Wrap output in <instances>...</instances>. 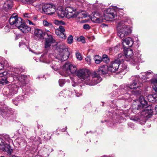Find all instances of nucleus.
Returning <instances> with one entry per match:
<instances>
[{
  "label": "nucleus",
  "instance_id": "24",
  "mask_svg": "<svg viewBox=\"0 0 157 157\" xmlns=\"http://www.w3.org/2000/svg\"><path fill=\"white\" fill-rule=\"evenodd\" d=\"M53 23L56 25H64L65 24V23L62 21H58L57 20L53 21Z\"/></svg>",
  "mask_w": 157,
  "mask_h": 157
},
{
  "label": "nucleus",
  "instance_id": "41",
  "mask_svg": "<svg viewBox=\"0 0 157 157\" xmlns=\"http://www.w3.org/2000/svg\"><path fill=\"white\" fill-rule=\"evenodd\" d=\"M24 16L25 17L27 18H29L31 17L30 14L29 13H25L24 14Z\"/></svg>",
  "mask_w": 157,
  "mask_h": 157
},
{
  "label": "nucleus",
  "instance_id": "53",
  "mask_svg": "<svg viewBox=\"0 0 157 157\" xmlns=\"http://www.w3.org/2000/svg\"><path fill=\"white\" fill-rule=\"evenodd\" d=\"M40 138H38V139H37V141H38L39 140L40 141Z\"/></svg>",
  "mask_w": 157,
  "mask_h": 157
},
{
  "label": "nucleus",
  "instance_id": "6",
  "mask_svg": "<svg viewBox=\"0 0 157 157\" xmlns=\"http://www.w3.org/2000/svg\"><path fill=\"white\" fill-rule=\"evenodd\" d=\"M58 52L56 58L61 61H64L68 58L69 55L67 48L63 45H59L56 47Z\"/></svg>",
  "mask_w": 157,
  "mask_h": 157
},
{
  "label": "nucleus",
  "instance_id": "22",
  "mask_svg": "<svg viewBox=\"0 0 157 157\" xmlns=\"http://www.w3.org/2000/svg\"><path fill=\"white\" fill-rule=\"evenodd\" d=\"M20 71L18 69L15 68L13 71H11L10 74L12 76L16 77L18 74L20 73Z\"/></svg>",
  "mask_w": 157,
  "mask_h": 157
},
{
  "label": "nucleus",
  "instance_id": "35",
  "mask_svg": "<svg viewBox=\"0 0 157 157\" xmlns=\"http://www.w3.org/2000/svg\"><path fill=\"white\" fill-rule=\"evenodd\" d=\"M79 18H83L87 17V15L85 13H81L79 14Z\"/></svg>",
  "mask_w": 157,
  "mask_h": 157
},
{
  "label": "nucleus",
  "instance_id": "34",
  "mask_svg": "<svg viewBox=\"0 0 157 157\" xmlns=\"http://www.w3.org/2000/svg\"><path fill=\"white\" fill-rule=\"evenodd\" d=\"M57 29L59 30L61 33H63L65 31V29L64 27L61 25L59 26L58 29Z\"/></svg>",
  "mask_w": 157,
  "mask_h": 157
},
{
  "label": "nucleus",
  "instance_id": "17",
  "mask_svg": "<svg viewBox=\"0 0 157 157\" xmlns=\"http://www.w3.org/2000/svg\"><path fill=\"white\" fill-rule=\"evenodd\" d=\"M139 101L140 104L138 105L137 107V109H143L144 107H146L147 105V102L143 96H140L139 98Z\"/></svg>",
  "mask_w": 157,
  "mask_h": 157
},
{
  "label": "nucleus",
  "instance_id": "7",
  "mask_svg": "<svg viewBox=\"0 0 157 157\" xmlns=\"http://www.w3.org/2000/svg\"><path fill=\"white\" fill-rule=\"evenodd\" d=\"M77 70L76 66L70 63H67L63 66V71L59 73V74L62 76L67 77L69 75L70 73H74Z\"/></svg>",
  "mask_w": 157,
  "mask_h": 157
},
{
  "label": "nucleus",
  "instance_id": "15",
  "mask_svg": "<svg viewBox=\"0 0 157 157\" xmlns=\"http://www.w3.org/2000/svg\"><path fill=\"white\" fill-rule=\"evenodd\" d=\"M18 28L19 30L24 33H27L31 30V28L30 27L28 26L25 23H22V22Z\"/></svg>",
  "mask_w": 157,
  "mask_h": 157
},
{
  "label": "nucleus",
  "instance_id": "31",
  "mask_svg": "<svg viewBox=\"0 0 157 157\" xmlns=\"http://www.w3.org/2000/svg\"><path fill=\"white\" fill-rule=\"evenodd\" d=\"M76 58L79 60H81L82 59V57L81 54L78 52H77L76 53Z\"/></svg>",
  "mask_w": 157,
  "mask_h": 157
},
{
  "label": "nucleus",
  "instance_id": "43",
  "mask_svg": "<svg viewBox=\"0 0 157 157\" xmlns=\"http://www.w3.org/2000/svg\"><path fill=\"white\" fill-rule=\"evenodd\" d=\"M85 60L86 61L90 62L91 61V59L90 57L87 56L85 58Z\"/></svg>",
  "mask_w": 157,
  "mask_h": 157
},
{
  "label": "nucleus",
  "instance_id": "32",
  "mask_svg": "<svg viewBox=\"0 0 157 157\" xmlns=\"http://www.w3.org/2000/svg\"><path fill=\"white\" fill-rule=\"evenodd\" d=\"M4 65L2 63H0V70H2L4 68V66L7 63V62L6 60L4 61Z\"/></svg>",
  "mask_w": 157,
  "mask_h": 157
},
{
  "label": "nucleus",
  "instance_id": "3",
  "mask_svg": "<svg viewBox=\"0 0 157 157\" xmlns=\"http://www.w3.org/2000/svg\"><path fill=\"white\" fill-rule=\"evenodd\" d=\"M117 27V35L121 38H124L131 33L132 30L128 25L127 22L121 21L118 24Z\"/></svg>",
  "mask_w": 157,
  "mask_h": 157
},
{
  "label": "nucleus",
  "instance_id": "49",
  "mask_svg": "<svg viewBox=\"0 0 157 157\" xmlns=\"http://www.w3.org/2000/svg\"><path fill=\"white\" fill-rule=\"evenodd\" d=\"M17 90H18L17 89V88H16L14 90L15 91L13 92V93H14V94L16 93L17 92Z\"/></svg>",
  "mask_w": 157,
  "mask_h": 157
},
{
  "label": "nucleus",
  "instance_id": "45",
  "mask_svg": "<svg viewBox=\"0 0 157 157\" xmlns=\"http://www.w3.org/2000/svg\"><path fill=\"white\" fill-rule=\"evenodd\" d=\"M153 88L156 92H157V86H154L153 87Z\"/></svg>",
  "mask_w": 157,
  "mask_h": 157
},
{
  "label": "nucleus",
  "instance_id": "18",
  "mask_svg": "<svg viewBox=\"0 0 157 157\" xmlns=\"http://www.w3.org/2000/svg\"><path fill=\"white\" fill-rule=\"evenodd\" d=\"M48 38L46 39L45 47L46 48H49L53 41V38L51 35L49 33H47Z\"/></svg>",
  "mask_w": 157,
  "mask_h": 157
},
{
  "label": "nucleus",
  "instance_id": "38",
  "mask_svg": "<svg viewBox=\"0 0 157 157\" xmlns=\"http://www.w3.org/2000/svg\"><path fill=\"white\" fill-rule=\"evenodd\" d=\"M60 37L63 39H65L66 38V36L64 33H62L59 36Z\"/></svg>",
  "mask_w": 157,
  "mask_h": 157
},
{
  "label": "nucleus",
  "instance_id": "42",
  "mask_svg": "<svg viewBox=\"0 0 157 157\" xmlns=\"http://www.w3.org/2000/svg\"><path fill=\"white\" fill-rule=\"evenodd\" d=\"M74 2L76 3V6L77 5L78 6L81 5V3L77 0H74Z\"/></svg>",
  "mask_w": 157,
  "mask_h": 157
},
{
  "label": "nucleus",
  "instance_id": "39",
  "mask_svg": "<svg viewBox=\"0 0 157 157\" xmlns=\"http://www.w3.org/2000/svg\"><path fill=\"white\" fill-rule=\"evenodd\" d=\"M61 32H60L59 30L58 29H56L55 30V33L58 36H59L61 33Z\"/></svg>",
  "mask_w": 157,
  "mask_h": 157
},
{
  "label": "nucleus",
  "instance_id": "10",
  "mask_svg": "<svg viewBox=\"0 0 157 157\" xmlns=\"http://www.w3.org/2000/svg\"><path fill=\"white\" fill-rule=\"evenodd\" d=\"M122 56L121 54L118 55V58L112 62L108 67V70L112 72H114L117 70L119 67L121 63V59H120Z\"/></svg>",
  "mask_w": 157,
  "mask_h": 157
},
{
  "label": "nucleus",
  "instance_id": "12",
  "mask_svg": "<svg viewBox=\"0 0 157 157\" xmlns=\"http://www.w3.org/2000/svg\"><path fill=\"white\" fill-rule=\"evenodd\" d=\"M97 73L93 72L92 75V79L88 80L87 84L90 85H94L99 83L102 80L101 78Z\"/></svg>",
  "mask_w": 157,
  "mask_h": 157
},
{
  "label": "nucleus",
  "instance_id": "25",
  "mask_svg": "<svg viewBox=\"0 0 157 157\" xmlns=\"http://www.w3.org/2000/svg\"><path fill=\"white\" fill-rule=\"evenodd\" d=\"M102 61L106 63L109 62V59L107 55L104 54L103 55L102 58Z\"/></svg>",
  "mask_w": 157,
  "mask_h": 157
},
{
  "label": "nucleus",
  "instance_id": "60",
  "mask_svg": "<svg viewBox=\"0 0 157 157\" xmlns=\"http://www.w3.org/2000/svg\"><path fill=\"white\" fill-rule=\"evenodd\" d=\"M16 39H18V38L17 37V38H16Z\"/></svg>",
  "mask_w": 157,
  "mask_h": 157
},
{
  "label": "nucleus",
  "instance_id": "14",
  "mask_svg": "<svg viewBox=\"0 0 157 157\" xmlns=\"http://www.w3.org/2000/svg\"><path fill=\"white\" fill-rule=\"evenodd\" d=\"M48 32H44L42 30L39 29H36L34 32V38L37 40L44 39V36L47 35V33H49V31L47 30Z\"/></svg>",
  "mask_w": 157,
  "mask_h": 157
},
{
  "label": "nucleus",
  "instance_id": "37",
  "mask_svg": "<svg viewBox=\"0 0 157 157\" xmlns=\"http://www.w3.org/2000/svg\"><path fill=\"white\" fill-rule=\"evenodd\" d=\"M79 41L82 42V43H85V40L84 37L82 36H80L79 38Z\"/></svg>",
  "mask_w": 157,
  "mask_h": 157
},
{
  "label": "nucleus",
  "instance_id": "16",
  "mask_svg": "<svg viewBox=\"0 0 157 157\" xmlns=\"http://www.w3.org/2000/svg\"><path fill=\"white\" fill-rule=\"evenodd\" d=\"M122 44L124 48L127 47H131L133 44V41L131 37H128L122 41Z\"/></svg>",
  "mask_w": 157,
  "mask_h": 157
},
{
  "label": "nucleus",
  "instance_id": "5",
  "mask_svg": "<svg viewBox=\"0 0 157 157\" xmlns=\"http://www.w3.org/2000/svg\"><path fill=\"white\" fill-rule=\"evenodd\" d=\"M132 78L134 79L132 84L127 85L126 87H124V89L126 90L133 89V90H131V91H133L134 94L137 95L141 94V91L140 90H136L135 91L134 90V89L141 86V84L138 82L139 76V75H136L135 76H133Z\"/></svg>",
  "mask_w": 157,
  "mask_h": 157
},
{
  "label": "nucleus",
  "instance_id": "21",
  "mask_svg": "<svg viewBox=\"0 0 157 157\" xmlns=\"http://www.w3.org/2000/svg\"><path fill=\"white\" fill-rule=\"evenodd\" d=\"M12 6L11 2L10 0H8L4 3L3 9L5 10H7L8 9H10Z\"/></svg>",
  "mask_w": 157,
  "mask_h": 157
},
{
  "label": "nucleus",
  "instance_id": "20",
  "mask_svg": "<svg viewBox=\"0 0 157 157\" xmlns=\"http://www.w3.org/2000/svg\"><path fill=\"white\" fill-rule=\"evenodd\" d=\"M48 56H47V54L45 53L41 55L40 58V62L48 63L49 62V61L48 60Z\"/></svg>",
  "mask_w": 157,
  "mask_h": 157
},
{
  "label": "nucleus",
  "instance_id": "36",
  "mask_svg": "<svg viewBox=\"0 0 157 157\" xmlns=\"http://www.w3.org/2000/svg\"><path fill=\"white\" fill-rule=\"evenodd\" d=\"M83 28L85 29H89L90 28V27L88 24H85L83 25Z\"/></svg>",
  "mask_w": 157,
  "mask_h": 157
},
{
  "label": "nucleus",
  "instance_id": "2",
  "mask_svg": "<svg viewBox=\"0 0 157 157\" xmlns=\"http://www.w3.org/2000/svg\"><path fill=\"white\" fill-rule=\"evenodd\" d=\"M124 55L126 57V61H129L130 63L134 66H136L137 68L139 63L141 61V55L138 54L133 56V53L132 49H127L124 52Z\"/></svg>",
  "mask_w": 157,
  "mask_h": 157
},
{
  "label": "nucleus",
  "instance_id": "63",
  "mask_svg": "<svg viewBox=\"0 0 157 157\" xmlns=\"http://www.w3.org/2000/svg\"><path fill=\"white\" fill-rule=\"evenodd\" d=\"M137 69L138 70V69H139V68H137Z\"/></svg>",
  "mask_w": 157,
  "mask_h": 157
},
{
  "label": "nucleus",
  "instance_id": "55",
  "mask_svg": "<svg viewBox=\"0 0 157 157\" xmlns=\"http://www.w3.org/2000/svg\"><path fill=\"white\" fill-rule=\"evenodd\" d=\"M30 139H31V140H34L33 139L32 137H31Z\"/></svg>",
  "mask_w": 157,
  "mask_h": 157
},
{
  "label": "nucleus",
  "instance_id": "61",
  "mask_svg": "<svg viewBox=\"0 0 157 157\" xmlns=\"http://www.w3.org/2000/svg\"><path fill=\"white\" fill-rule=\"evenodd\" d=\"M19 46H20H20H21V44H20V43L19 44Z\"/></svg>",
  "mask_w": 157,
  "mask_h": 157
},
{
  "label": "nucleus",
  "instance_id": "50",
  "mask_svg": "<svg viewBox=\"0 0 157 157\" xmlns=\"http://www.w3.org/2000/svg\"><path fill=\"white\" fill-rule=\"evenodd\" d=\"M53 68L55 71H57L58 70V68L56 67H53Z\"/></svg>",
  "mask_w": 157,
  "mask_h": 157
},
{
  "label": "nucleus",
  "instance_id": "59",
  "mask_svg": "<svg viewBox=\"0 0 157 157\" xmlns=\"http://www.w3.org/2000/svg\"><path fill=\"white\" fill-rule=\"evenodd\" d=\"M16 39H18V38L17 37V38H16Z\"/></svg>",
  "mask_w": 157,
  "mask_h": 157
},
{
  "label": "nucleus",
  "instance_id": "1",
  "mask_svg": "<svg viewBox=\"0 0 157 157\" xmlns=\"http://www.w3.org/2000/svg\"><path fill=\"white\" fill-rule=\"evenodd\" d=\"M114 10L111 8H108L104 12V17L100 13L96 12L93 14V17L92 19L96 23H101L105 20L107 21H112L114 20L117 16L114 13Z\"/></svg>",
  "mask_w": 157,
  "mask_h": 157
},
{
  "label": "nucleus",
  "instance_id": "27",
  "mask_svg": "<svg viewBox=\"0 0 157 157\" xmlns=\"http://www.w3.org/2000/svg\"><path fill=\"white\" fill-rule=\"evenodd\" d=\"M157 75H154V77L152 78L150 80V82L151 84H157Z\"/></svg>",
  "mask_w": 157,
  "mask_h": 157
},
{
  "label": "nucleus",
  "instance_id": "26",
  "mask_svg": "<svg viewBox=\"0 0 157 157\" xmlns=\"http://www.w3.org/2000/svg\"><path fill=\"white\" fill-rule=\"evenodd\" d=\"M43 24L44 26H46L49 28H52L53 27L52 24L49 22H48L47 20H44L43 21Z\"/></svg>",
  "mask_w": 157,
  "mask_h": 157
},
{
  "label": "nucleus",
  "instance_id": "11",
  "mask_svg": "<svg viewBox=\"0 0 157 157\" xmlns=\"http://www.w3.org/2000/svg\"><path fill=\"white\" fill-rule=\"evenodd\" d=\"M42 10L47 14L51 15L56 11V7L52 4H46L43 6Z\"/></svg>",
  "mask_w": 157,
  "mask_h": 157
},
{
  "label": "nucleus",
  "instance_id": "64",
  "mask_svg": "<svg viewBox=\"0 0 157 157\" xmlns=\"http://www.w3.org/2000/svg\"><path fill=\"white\" fill-rule=\"evenodd\" d=\"M72 86H75L73 85H72Z\"/></svg>",
  "mask_w": 157,
  "mask_h": 157
},
{
  "label": "nucleus",
  "instance_id": "52",
  "mask_svg": "<svg viewBox=\"0 0 157 157\" xmlns=\"http://www.w3.org/2000/svg\"><path fill=\"white\" fill-rule=\"evenodd\" d=\"M155 98H156V99L155 100V102L156 103H157V97H155Z\"/></svg>",
  "mask_w": 157,
  "mask_h": 157
},
{
  "label": "nucleus",
  "instance_id": "62",
  "mask_svg": "<svg viewBox=\"0 0 157 157\" xmlns=\"http://www.w3.org/2000/svg\"><path fill=\"white\" fill-rule=\"evenodd\" d=\"M4 112H5V113H6V111H4Z\"/></svg>",
  "mask_w": 157,
  "mask_h": 157
},
{
  "label": "nucleus",
  "instance_id": "46",
  "mask_svg": "<svg viewBox=\"0 0 157 157\" xmlns=\"http://www.w3.org/2000/svg\"><path fill=\"white\" fill-rule=\"evenodd\" d=\"M29 21V23L30 25H34V24L32 22H31V21L28 20Z\"/></svg>",
  "mask_w": 157,
  "mask_h": 157
},
{
  "label": "nucleus",
  "instance_id": "47",
  "mask_svg": "<svg viewBox=\"0 0 157 157\" xmlns=\"http://www.w3.org/2000/svg\"><path fill=\"white\" fill-rule=\"evenodd\" d=\"M80 95L79 93H76V95L77 97H79Z\"/></svg>",
  "mask_w": 157,
  "mask_h": 157
},
{
  "label": "nucleus",
  "instance_id": "23",
  "mask_svg": "<svg viewBox=\"0 0 157 157\" xmlns=\"http://www.w3.org/2000/svg\"><path fill=\"white\" fill-rule=\"evenodd\" d=\"M94 60L96 63H100L102 61L101 57L98 55H96L94 57Z\"/></svg>",
  "mask_w": 157,
  "mask_h": 157
},
{
  "label": "nucleus",
  "instance_id": "8",
  "mask_svg": "<svg viewBox=\"0 0 157 157\" xmlns=\"http://www.w3.org/2000/svg\"><path fill=\"white\" fill-rule=\"evenodd\" d=\"M3 138H0V148L5 151H6L8 154H11L13 151L10 145L5 142L4 139L6 141H8L9 139V136L8 135H5L2 137Z\"/></svg>",
  "mask_w": 157,
  "mask_h": 157
},
{
  "label": "nucleus",
  "instance_id": "19",
  "mask_svg": "<svg viewBox=\"0 0 157 157\" xmlns=\"http://www.w3.org/2000/svg\"><path fill=\"white\" fill-rule=\"evenodd\" d=\"M108 67L107 66H101L99 68L98 71V74L99 75H103L106 74L107 72Z\"/></svg>",
  "mask_w": 157,
  "mask_h": 157
},
{
  "label": "nucleus",
  "instance_id": "28",
  "mask_svg": "<svg viewBox=\"0 0 157 157\" xmlns=\"http://www.w3.org/2000/svg\"><path fill=\"white\" fill-rule=\"evenodd\" d=\"M147 98L149 102H151L152 101L155 100V96H153L152 95H149L147 96Z\"/></svg>",
  "mask_w": 157,
  "mask_h": 157
},
{
  "label": "nucleus",
  "instance_id": "13",
  "mask_svg": "<svg viewBox=\"0 0 157 157\" xmlns=\"http://www.w3.org/2000/svg\"><path fill=\"white\" fill-rule=\"evenodd\" d=\"M21 18H18L16 13H14L10 18L9 22L10 25H14L18 27L21 23Z\"/></svg>",
  "mask_w": 157,
  "mask_h": 157
},
{
  "label": "nucleus",
  "instance_id": "40",
  "mask_svg": "<svg viewBox=\"0 0 157 157\" xmlns=\"http://www.w3.org/2000/svg\"><path fill=\"white\" fill-rule=\"evenodd\" d=\"M152 73V72L151 71H147V72L142 73V74H144L143 75L145 76L149 75Z\"/></svg>",
  "mask_w": 157,
  "mask_h": 157
},
{
  "label": "nucleus",
  "instance_id": "44",
  "mask_svg": "<svg viewBox=\"0 0 157 157\" xmlns=\"http://www.w3.org/2000/svg\"><path fill=\"white\" fill-rule=\"evenodd\" d=\"M7 74V72H4L3 73H0V77H2L3 76L6 75Z\"/></svg>",
  "mask_w": 157,
  "mask_h": 157
},
{
  "label": "nucleus",
  "instance_id": "9",
  "mask_svg": "<svg viewBox=\"0 0 157 157\" xmlns=\"http://www.w3.org/2000/svg\"><path fill=\"white\" fill-rule=\"evenodd\" d=\"M78 77L82 81H84L87 84L88 80L91 79L90 76L89 71L86 69H81L78 71L76 73Z\"/></svg>",
  "mask_w": 157,
  "mask_h": 157
},
{
  "label": "nucleus",
  "instance_id": "54",
  "mask_svg": "<svg viewBox=\"0 0 157 157\" xmlns=\"http://www.w3.org/2000/svg\"><path fill=\"white\" fill-rule=\"evenodd\" d=\"M7 113V114H10V111H8Z\"/></svg>",
  "mask_w": 157,
  "mask_h": 157
},
{
  "label": "nucleus",
  "instance_id": "57",
  "mask_svg": "<svg viewBox=\"0 0 157 157\" xmlns=\"http://www.w3.org/2000/svg\"><path fill=\"white\" fill-rule=\"evenodd\" d=\"M5 29H6L7 28H8L7 27H5Z\"/></svg>",
  "mask_w": 157,
  "mask_h": 157
},
{
  "label": "nucleus",
  "instance_id": "33",
  "mask_svg": "<svg viewBox=\"0 0 157 157\" xmlns=\"http://www.w3.org/2000/svg\"><path fill=\"white\" fill-rule=\"evenodd\" d=\"M59 85L60 86H63L65 83V81L63 79H59Z\"/></svg>",
  "mask_w": 157,
  "mask_h": 157
},
{
  "label": "nucleus",
  "instance_id": "56",
  "mask_svg": "<svg viewBox=\"0 0 157 157\" xmlns=\"http://www.w3.org/2000/svg\"><path fill=\"white\" fill-rule=\"evenodd\" d=\"M37 144H41V143L40 142H39V143H37Z\"/></svg>",
  "mask_w": 157,
  "mask_h": 157
},
{
  "label": "nucleus",
  "instance_id": "58",
  "mask_svg": "<svg viewBox=\"0 0 157 157\" xmlns=\"http://www.w3.org/2000/svg\"><path fill=\"white\" fill-rule=\"evenodd\" d=\"M16 39H18V38L17 37V38H16Z\"/></svg>",
  "mask_w": 157,
  "mask_h": 157
},
{
  "label": "nucleus",
  "instance_id": "4",
  "mask_svg": "<svg viewBox=\"0 0 157 157\" xmlns=\"http://www.w3.org/2000/svg\"><path fill=\"white\" fill-rule=\"evenodd\" d=\"M78 7L76 6L75 7L67 6L65 11L60 10L58 12V15L61 17L66 16L68 18L76 17L78 13L75 11V10Z\"/></svg>",
  "mask_w": 157,
  "mask_h": 157
},
{
  "label": "nucleus",
  "instance_id": "30",
  "mask_svg": "<svg viewBox=\"0 0 157 157\" xmlns=\"http://www.w3.org/2000/svg\"><path fill=\"white\" fill-rule=\"evenodd\" d=\"M73 37L72 36L70 35L68 38L67 40V43L68 44H71L73 41Z\"/></svg>",
  "mask_w": 157,
  "mask_h": 157
},
{
  "label": "nucleus",
  "instance_id": "48",
  "mask_svg": "<svg viewBox=\"0 0 157 157\" xmlns=\"http://www.w3.org/2000/svg\"><path fill=\"white\" fill-rule=\"evenodd\" d=\"M127 65H124V67H123V70H125L127 68Z\"/></svg>",
  "mask_w": 157,
  "mask_h": 157
},
{
  "label": "nucleus",
  "instance_id": "51",
  "mask_svg": "<svg viewBox=\"0 0 157 157\" xmlns=\"http://www.w3.org/2000/svg\"><path fill=\"white\" fill-rule=\"evenodd\" d=\"M4 26V24H2L1 25H0V28H2Z\"/></svg>",
  "mask_w": 157,
  "mask_h": 157
},
{
  "label": "nucleus",
  "instance_id": "29",
  "mask_svg": "<svg viewBox=\"0 0 157 157\" xmlns=\"http://www.w3.org/2000/svg\"><path fill=\"white\" fill-rule=\"evenodd\" d=\"M120 48V45H117L114 47L110 48L109 50L110 51H113L114 52H116L119 50Z\"/></svg>",
  "mask_w": 157,
  "mask_h": 157
}]
</instances>
